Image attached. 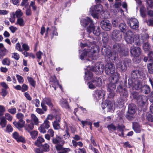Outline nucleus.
Wrapping results in <instances>:
<instances>
[{"label":"nucleus","mask_w":153,"mask_h":153,"mask_svg":"<svg viewBox=\"0 0 153 153\" xmlns=\"http://www.w3.org/2000/svg\"><path fill=\"white\" fill-rule=\"evenodd\" d=\"M127 24L130 28L134 30H137L139 26V23L137 19L129 18L127 19Z\"/></svg>","instance_id":"nucleus-7"},{"label":"nucleus","mask_w":153,"mask_h":153,"mask_svg":"<svg viewBox=\"0 0 153 153\" xmlns=\"http://www.w3.org/2000/svg\"><path fill=\"white\" fill-rule=\"evenodd\" d=\"M16 49L20 52H22V49L21 48V45L19 42L16 44Z\"/></svg>","instance_id":"nucleus-61"},{"label":"nucleus","mask_w":153,"mask_h":153,"mask_svg":"<svg viewBox=\"0 0 153 153\" xmlns=\"http://www.w3.org/2000/svg\"><path fill=\"white\" fill-rule=\"evenodd\" d=\"M147 120L151 122H153V114H148L146 117Z\"/></svg>","instance_id":"nucleus-52"},{"label":"nucleus","mask_w":153,"mask_h":153,"mask_svg":"<svg viewBox=\"0 0 153 153\" xmlns=\"http://www.w3.org/2000/svg\"><path fill=\"white\" fill-rule=\"evenodd\" d=\"M132 56L135 59H139V56L140 54L141 49L138 47H132L130 50Z\"/></svg>","instance_id":"nucleus-10"},{"label":"nucleus","mask_w":153,"mask_h":153,"mask_svg":"<svg viewBox=\"0 0 153 153\" xmlns=\"http://www.w3.org/2000/svg\"><path fill=\"white\" fill-rule=\"evenodd\" d=\"M34 125V124L32 122H30L29 124H26L24 126L25 129L28 132H29L31 131V130L33 129Z\"/></svg>","instance_id":"nucleus-24"},{"label":"nucleus","mask_w":153,"mask_h":153,"mask_svg":"<svg viewBox=\"0 0 153 153\" xmlns=\"http://www.w3.org/2000/svg\"><path fill=\"white\" fill-rule=\"evenodd\" d=\"M80 46L81 47H84L87 46L88 47H91V49L87 52L84 51L82 53L80 56V59H83L87 55L91 57V59L94 60L97 59L99 55L98 47L96 45L94 42H89L85 44H83L81 43Z\"/></svg>","instance_id":"nucleus-2"},{"label":"nucleus","mask_w":153,"mask_h":153,"mask_svg":"<svg viewBox=\"0 0 153 153\" xmlns=\"http://www.w3.org/2000/svg\"><path fill=\"white\" fill-rule=\"evenodd\" d=\"M136 111V107L135 105L133 103H131L128 106V112L130 115H133Z\"/></svg>","instance_id":"nucleus-18"},{"label":"nucleus","mask_w":153,"mask_h":153,"mask_svg":"<svg viewBox=\"0 0 153 153\" xmlns=\"http://www.w3.org/2000/svg\"><path fill=\"white\" fill-rule=\"evenodd\" d=\"M42 101L45 103L49 107L51 108L53 107V104L51 99L49 98H45L43 99Z\"/></svg>","instance_id":"nucleus-29"},{"label":"nucleus","mask_w":153,"mask_h":153,"mask_svg":"<svg viewBox=\"0 0 153 153\" xmlns=\"http://www.w3.org/2000/svg\"><path fill=\"white\" fill-rule=\"evenodd\" d=\"M16 77L17 80L19 83L21 84L24 81V79L22 76L19 75H17Z\"/></svg>","instance_id":"nucleus-57"},{"label":"nucleus","mask_w":153,"mask_h":153,"mask_svg":"<svg viewBox=\"0 0 153 153\" xmlns=\"http://www.w3.org/2000/svg\"><path fill=\"white\" fill-rule=\"evenodd\" d=\"M118 135L123 137H124V131H125L124 127L123 126H119L117 128Z\"/></svg>","instance_id":"nucleus-25"},{"label":"nucleus","mask_w":153,"mask_h":153,"mask_svg":"<svg viewBox=\"0 0 153 153\" xmlns=\"http://www.w3.org/2000/svg\"><path fill=\"white\" fill-rule=\"evenodd\" d=\"M115 104L110 101H107L105 103V108L108 111L113 112L114 110V106Z\"/></svg>","instance_id":"nucleus-15"},{"label":"nucleus","mask_w":153,"mask_h":153,"mask_svg":"<svg viewBox=\"0 0 153 153\" xmlns=\"http://www.w3.org/2000/svg\"><path fill=\"white\" fill-rule=\"evenodd\" d=\"M13 124L19 130L22 131V128L24 126L25 122L24 120H20L17 122H14Z\"/></svg>","instance_id":"nucleus-16"},{"label":"nucleus","mask_w":153,"mask_h":153,"mask_svg":"<svg viewBox=\"0 0 153 153\" xmlns=\"http://www.w3.org/2000/svg\"><path fill=\"white\" fill-rule=\"evenodd\" d=\"M28 82L32 86L34 87L36 85V82L35 81L32 77L28 76L27 78Z\"/></svg>","instance_id":"nucleus-41"},{"label":"nucleus","mask_w":153,"mask_h":153,"mask_svg":"<svg viewBox=\"0 0 153 153\" xmlns=\"http://www.w3.org/2000/svg\"><path fill=\"white\" fill-rule=\"evenodd\" d=\"M43 150L45 152H48L49 150V146L47 143H45L42 146Z\"/></svg>","instance_id":"nucleus-49"},{"label":"nucleus","mask_w":153,"mask_h":153,"mask_svg":"<svg viewBox=\"0 0 153 153\" xmlns=\"http://www.w3.org/2000/svg\"><path fill=\"white\" fill-rule=\"evenodd\" d=\"M142 91L144 93L146 94H148L150 92V88L147 85H144L142 88Z\"/></svg>","instance_id":"nucleus-31"},{"label":"nucleus","mask_w":153,"mask_h":153,"mask_svg":"<svg viewBox=\"0 0 153 153\" xmlns=\"http://www.w3.org/2000/svg\"><path fill=\"white\" fill-rule=\"evenodd\" d=\"M8 111L12 114H14L16 112V109L15 108H12L8 110Z\"/></svg>","instance_id":"nucleus-63"},{"label":"nucleus","mask_w":153,"mask_h":153,"mask_svg":"<svg viewBox=\"0 0 153 153\" xmlns=\"http://www.w3.org/2000/svg\"><path fill=\"white\" fill-rule=\"evenodd\" d=\"M31 121L33 123L34 125L38 126L39 123V119L37 116L33 114L30 115Z\"/></svg>","instance_id":"nucleus-20"},{"label":"nucleus","mask_w":153,"mask_h":153,"mask_svg":"<svg viewBox=\"0 0 153 153\" xmlns=\"http://www.w3.org/2000/svg\"><path fill=\"white\" fill-rule=\"evenodd\" d=\"M128 53L127 50H123V49L122 50L121 52L120 53V55L122 56H126L128 55Z\"/></svg>","instance_id":"nucleus-58"},{"label":"nucleus","mask_w":153,"mask_h":153,"mask_svg":"<svg viewBox=\"0 0 153 153\" xmlns=\"http://www.w3.org/2000/svg\"><path fill=\"white\" fill-rule=\"evenodd\" d=\"M117 67L123 71H125L127 68V65L125 62H121L116 63Z\"/></svg>","instance_id":"nucleus-19"},{"label":"nucleus","mask_w":153,"mask_h":153,"mask_svg":"<svg viewBox=\"0 0 153 153\" xmlns=\"http://www.w3.org/2000/svg\"><path fill=\"white\" fill-rule=\"evenodd\" d=\"M119 79V74L117 73H115L113 76H110L109 78L108 82L107 87L109 97H112L114 96L116 84Z\"/></svg>","instance_id":"nucleus-4"},{"label":"nucleus","mask_w":153,"mask_h":153,"mask_svg":"<svg viewBox=\"0 0 153 153\" xmlns=\"http://www.w3.org/2000/svg\"><path fill=\"white\" fill-rule=\"evenodd\" d=\"M12 57L15 59L18 60L20 58V56L19 54L16 53H12Z\"/></svg>","instance_id":"nucleus-59"},{"label":"nucleus","mask_w":153,"mask_h":153,"mask_svg":"<svg viewBox=\"0 0 153 153\" xmlns=\"http://www.w3.org/2000/svg\"><path fill=\"white\" fill-rule=\"evenodd\" d=\"M7 121L6 120L4 117H2L1 119L0 124L2 128L5 127L6 125Z\"/></svg>","instance_id":"nucleus-48"},{"label":"nucleus","mask_w":153,"mask_h":153,"mask_svg":"<svg viewBox=\"0 0 153 153\" xmlns=\"http://www.w3.org/2000/svg\"><path fill=\"white\" fill-rule=\"evenodd\" d=\"M100 25L102 28L106 31H109L112 28V25L110 22L107 19L102 20Z\"/></svg>","instance_id":"nucleus-9"},{"label":"nucleus","mask_w":153,"mask_h":153,"mask_svg":"<svg viewBox=\"0 0 153 153\" xmlns=\"http://www.w3.org/2000/svg\"><path fill=\"white\" fill-rule=\"evenodd\" d=\"M13 137L18 142H24L25 141L24 138L21 136H20L18 133L16 132H15L13 134Z\"/></svg>","instance_id":"nucleus-23"},{"label":"nucleus","mask_w":153,"mask_h":153,"mask_svg":"<svg viewBox=\"0 0 153 153\" xmlns=\"http://www.w3.org/2000/svg\"><path fill=\"white\" fill-rule=\"evenodd\" d=\"M105 94V91L103 90H96L94 91V95L96 99L99 100L103 98Z\"/></svg>","instance_id":"nucleus-13"},{"label":"nucleus","mask_w":153,"mask_h":153,"mask_svg":"<svg viewBox=\"0 0 153 153\" xmlns=\"http://www.w3.org/2000/svg\"><path fill=\"white\" fill-rule=\"evenodd\" d=\"M16 117L19 120H23L24 116L22 113H18L16 114Z\"/></svg>","instance_id":"nucleus-51"},{"label":"nucleus","mask_w":153,"mask_h":153,"mask_svg":"<svg viewBox=\"0 0 153 153\" xmlns=\"http://www.w3.org/2000/svg\"><path fill=\"white\" fill-rule=\"evenodd\" d=\"M146 2L149 7L152 8L153 7V0H147Z\"/></svg>","instance_id":"nucleus-64"},{"label":"nucleus","mask_w":153,"mask_h":153,"mask_svg":"<svg viewBox=\"0 0 153 153\" xmlns=\"http://www.w3.org/2000/svg\"><path fill=\"white\" fill-rule=\"evenodd\" d=\"M22 50H23L25 51H28L30 50V48L29 46L26 43L23 44L22 45Z\"/></svg>","instance_id":"nucleus-54"},{"label":"nucleus","mask_w":153,"mask_h":153,"mask_svg":"<svg viewBox=\"0 0 153 153\" xmlns=\"http://www.w3.org/2000/svg\"><path fill=\"white\" fill-rule=\"evenodd\" d=\"M142 74V72L138 70L133 71L131 74L132 78L135 79L137 78L138 76Z\"/></svg>","instance_id":"nucleus-22"},{"label":"nucleus","mask_w":153,"mask_h":153,"mask_svg":"<svg viewBox=\"0 0 153 153\" xmlns=\"http://www.w3.org/2000/svg\"><path fill=\"white\" fill-rule=\"evenodd\" d=\"M26 105L25 103H23L19 106V108L18 109L19 111H22L23 113H25L26 111Z\"/></svg>","instance_id":"nucleus-42"},{"label":"nucleus","mask_w":153,"mask_h":153,"mask_svg":"<svg viewBox=\"0 0 153 153\" xmlns=\"http://www.w3.org/2000/svg\"><path fill=\"white\" fill-rule=\"evenodd\" d=\"M113 48L114 50L113 53L111 52L109 49L105 48L104 50L105 53H103V50H102V52L107 61L111 62L115 60L118 56V53H120L122 49L121 45L118 43L114 44Z\"/></svg>","instance_id":"nucleus-3"},{"label":"nucleus","mask_w":153,"mask_h":153,"mask_svg":"<svg viewBox=\"0 0 153 153\" xmlns=\"http://www.w3.org/2000/svg\"><path fill=\"white\" fill-rule=\"evenodd\" d=\"M117 91L119 92L121 95L125 96V97L128 96L127 91L125 88L123 89L122 85L120 84L117 86Z\"/></svg>","instance_id":"nucleus-17"},{"label":"nucleus","mask_w":153,"mask_h":153,"mask_svg":"<svg viewBox=\"0 0 153 153\" xmlns=\"http://www.w3.org/2000/svg\"><path fill=\"white\" fill-rule=\"evenodd\" d=\"M15 24L19 25L21 27H23L25 25V20L22 17L19 18L17 19Z\"/></svg>","instance_id":"nucleus-30"},{"label":"nucleus","mask_w":153,"mask_h":153,"mask_svg":"<svg viewBox=\"0 0 153 153\" xmlns=\"http://www.w3.org/2000/svg\"><path fill=\"white\" fill-rule=\"evenodd\" d=\"M0 53L2 56H4L7 54L8 53V51L5 48H4L0 50Z\"/></svg>","instance_id":"nucleus-47"},{"label":"nucleus","mask_w":153,"mask_h":153,"mask_svg":"<svg viewBox=\"0 0 153 153\" xmlns=\"http://www.w3.org/2000/svg\"><path fill=\"white\" fill-rule=\"evenodd\" d=\"M119 27L121 31L123 33L127 30L126 25L124 22L120 23L119 25Z\"/></svg>","instance_id":"nucleus-33"},{"label":"nucleus","mask_w":153,"mask_h":153,"mask_svg":"<svg viewBox=\"0 0 153 153\" xmlns=\"http://www.w3.org/2000/svg\"><path fill=\"white\" fill-rule=\"evenodd\" d=\"M93 76V74L92 73L87 71L85 74V79L87 80H90L91 79Z\"/></svg>","instance_id":"nucleus-37"},{"label":"nucleus","mask_w":153,"mask_h":153,"mask_svg":"<svg viewBox=\"0 0 153 153\" xmlns=\"http://www.w3.org/2000/svg\"><path fill=\"white\" fill-rule=\"evenodd\" d=\"M60 104L61 106L66 108H69V105L67 101L64 99L61 100L60 101Z\"/></svg>","instance_id":"nucleus-32"},{"label":"nucleus","mask_w":153,"mask_h":153,"mask_svg":"<svg viewBox=\"0 0 153 153\" xmlns=\"http://www.w3.org/2000/svg\"><path fill=\"white\" fill-rule=\"evenodd\" d=\"M119 20L117 19H114L112 21V24L113 26L114 27H116L117 26L118 23L119 22Z\"/></svg>","instance_id":"nucleus-60"},{"label":"nucleus","mask_w":153,"mask_h":153,"mask_svg":"<svg viewBox=\"0 0 153 153\" xmlns=\"http://www.w3.org/2000/svg\"><path fill=\"white\" fill-rule=\"evenodd\" d=\"M51 140L52 143L54 144H56L59 143L63 145L65 143V141L63 139H62V137L57 135L55 137H53L51 139Z\"/></svg>","instance_id":"nucleus-14"},{"label":"nucleus","mask_w":153,"mask_h":153,"mask_svg":"<svg viewBox=\"0 0 153 153\" xmlns=\"http://www.w3.org/2000/svg\"><path fill=\"white\" fill-rule=\"evenodd\" d=\"M104 66L102 63H96L95 67V70L97 71L99 73H101L103 71Z\"/></svg>","instance_id":"nucleus-21"},{"label":"nucleus","mask_w":153,"mask_h":153,"mask_svg":"<svg viewBox=\"0 0 153 153\" xmlns=\"http://www.w3.org/2000/svg\"><path fill=\"white\" fill-rule=\"evenodd\" d=\"M115 67L114 64L111 63H109L105 66V72L108 75H112L113 76L115 73Z\"/></svg>","instance_id":"nucleus-8"},{"label":"nucleus","mask_w":153,"mask_h":153,"mask_svg":"<svg viewBox=\"0 0 153 153\" xmlns=\"http://www.w3.org/2000/svg\"><path fill=\"white\" fill-rule=\"evenodd\" d=\"M92 82L95 85L98 87H100L102 85V79L99 77H95L92 81Z\"/></svg>","instance_id":"nucleus-26"},{"label":"nucleus","mask_w":153,"mask_h":153,"mask_svg":"<svg viewBox=\"0 0 153 153\" xmlns=\"http://www.w3.org/2000/svg\"><path fill=\"white\" fill-rule=\"evenodd\" d=\"M140 36L141 40L138 34L135 35L131 31L129 30L126 32L124 37L125 40L127 43L131 44L135 42L136 45H140L141 44L149 38L148 35L146 34H141Z\"/></svg>","instance_id":"nucleus-1"},{"label":"nucleus","mask_w":153,"mask_h":153,"mask_svg":"<svg viewBox=\"0 0 153 153\" xmlns=\"http://www.w3.org/2000/svg\"><path fill=\"white\" fill-rule=\"evenodd\" d=\"M2 63L4 65L9 66L10 64V60L8 58H5L2 60Z\"/></svg>","instance_id":"nucleus-44"},{"label":"nucleus","mask_w":153,"mask_h":153,"mask_svg":"<svg viewBox=\"0 0 153 153\" xmlns=\"http://www.w3.org/2000/svg\"><path fill=\"white\" fill-rule=\"evenodd\" d=\"M112 38L114 41H120L122 38L121 35L119 30H115L112 33Z\"/></svg>","instance_id":"nucleus-12"},{"label":"nucleus","mask_w":153,"mask_h":153,"mask_svg":"<svg viewBox=\"0 0 153 153\" xmlns=\"http://www.w3.org/2000/svg\"><path fill=\"white\" fill-rule=\"evenodd\" d=\"M143 49L145 51H149L151 48V46L148 42L144 43L143 45Z\"/></svg>","instance_id":"nucleus-35"},{"label":"nucleus","mask_w":153,"mask_h":153,"mask_svg":"<svg viewBox=\"0 0 153 153\" xmlns=\"http://www.w3.org/2000/svg\"><path fill=\"white\" fill-rule=\"evenodd\" d=\"M102 6L101 4H98L91 7L90 10V12L91 15L94 17L97 16V14L102 11Z\"/></svg>","instance_id":"nucleus-6"},{"label":"nucleus","mask_w":153,"mask_h":153,"mask_svg":"<svg viewBox=\"0 0 153 153\" xmlns=\"http://www.w3.org/2000/svg\"><path fill=\"white\" fill-rule=\"evenodd\" d=\"M142 86V84L141 82L139 81H136L134 85V88L136 90H138L140 89Z\"/></svg>","instance_id":"nucleus-43"},{"label":"nucleus","mask_w":153,"mask_h":153,"mask_svg":"<svg viewBox=\"0 0 153 153\" xmlns=\"http://www.w3.org/2000/svg\"><path fill=\"white\" fill-rule=\"evenodd\" d=\"M107 128L109 131L111 130H115L117 129V127L112 124L108 125L107 126Z\"/></svg>","instance_id":"nucleus-55"},{"label":"nucleus","mask_w":153,"mask_h":153,"mask_svg":"<svg viewBox=\"0 0 153 153\" xmlns=\"http://www.w3.org/2000/svg\"><path fill=\"white\" fill-rule=\"evenodd\" d=\"M133 128L134 131L137 133H140L141 129L140 126L137 123H133Z\"/></svg>","instance_id":"nucleus-27"},{"label":"nucleus","mask_w":153,"mask_h":153,"mask_svg":"<svg viewBox=\"0 0 153 153\" xmlns=\"http://www.w3.org/2000/svg\"><path fill=\"white\" fill-rule=\"evenodd\" d=\"M44 141L45 140L43 138L39 137L35 142V145L38 146H39L42 143L44 142Z\"/></svg>","instance_id":"nucleus-38"},{"label":"nucleus","mask_w":153,"mask_h":153,"mask_svg":"<svg viewBox=\"0 0 153 153\" xmlns=\"http://www.w3.org/2000/svg\"><path fill=\"white\" fill-rule=\"evenodd\" d=\"M81 25L86 27L87 31L89 33L92 32L94 29V25L93 21L89 17H87L81 20Z\"/></svg>","instance_id":"nucleus-5"},{"label":"nucleus","mask_w":153,"mask_h":153,"mask_svg":"<svg viewBox=\"0 0 153 153\" xmlns=\"http://www.w3.org/2000/svg\"><path fill=\"white\" fill-rule=\"evenodd\" d=\"M148 68L149 72L151 74L153 73V60L150 61L147 65Z\"/></svg>","instance_id":"nucleus-39"},{"label":"nucleus","mask_w":153,"mask_h":153,"mask_svg":"<svg viewBox=\"0 0 153 153\" xmlns=\"http://www.w3.org/2000/svg\"><path fill=\"white\" fill-rule=\"evenodd\" d=\"M93 33L97 36H98L100 34V30L99 27H98L97 29H95L94 26V29L92 30Z\"/></svg>","instance_id":"nucleus-46"},{"label":"nucleus","mask_w":153,"mask_h":153,"mask_svg":"<svg viewBox=\"0 0 153 153\" xmlns=\"http://www.w3.org/2000/svg\"><path fill=\"white\" fill-rule=\"evenodd\" d=\"M133 97L136 99L138 102L142 105L144 104L148 100L146 96L144 95H139L137 93H134L133 94Z\"/></svg>","instance_id":"nucleus-11"},{"label":"nucleus","mask_w":153,"mask_h":153,"mask_svg":"<svg viewBox=\"0 0 153 153\" xmlns=\"http://www.w3.org/2000/svg\"><path fill=\"white\" fill-rule=\"evenodd\" d=\"M42 125L45 127L46 129H48L50 127V122L48 120L45 119L44 123Z\"/></svg>","instance_id":"nucleus-50"},{"label":"nucleus","mask_w":153,"mask_h":153,"mask_svg":"<svg viewBox=\"0 0 153 153\" xmlns=\"http://www.w3.org/2000/svg\"><path fill=\"white\" fill-rule=\"evenodd\" d=\"M6 109L4 106L0 105V116L3 115Z\"/></svg>","instance_id":"nucleus-53"},{"label":"nucleus","mask_w":153,"mask_h":153,"mask_svg":"<svg viewBox=\"0 0 153 153\" xmlns=\"http://www.w3.org/2000/svg\"><path fill=\"white\" fill-rule=\"evenodd\" d=\"M53 126L54 129L55 130H58L60 128L59 122H57L56 120L54 121L53 123Z\"/></svg>","instance_id":"nucleus-45"},{"label":"nucleus","mask_w":153,"mask_h":153,"mask_svg":"<svg viewBox=\"0 0 153 153\" xmlns=\"http://www.w3.org/2000/svg\"><path fill=\"white\" fill-rule=\"evenodd\" d=\"M33 140L35 139L38 136V132L36 131H33L29 132Z\"/></svg>","instance_id":"nucleus-40"},{"label":"nucleus","mask_w":153,"mask_h":153,"mask_svg":"<svg viewBox=\"0 0 153 153\" xmlns=\"http://www.w3.org/2000/svg\"><path fill=\"white\" fill-rule=\"evenodd\" d=\"M65 134H64L62 137V139L64 140H67L70 137V134L69 133V129L67 126H66L65 130Z\"/></svg>","instance_id":"nucleus-28"},{"label":"nucleus","mask_w":153,"mask_h":153,"mask_svg":"<svg viewBox=\"0 0 153 153\" xmlns=\"http://www.w3.org/2000/svg\"><path fill=\"white\" fill-rule=\"evenodd\" d=\"M12 13H14L15 16H16L17 18L22 17H21L23 15V13L19 9H18L15 12H13Z\"/></svg>","instance_id":"nucleus-36"},{"label":"nucleus","mask_w":153,"mask_h":153,"mask_svg":"<svg viewBox=\"0 0 153 153\" xmlns=\"http://www.w3.org/2000/svg\"><path fill=\"white\" fill-rule=\"evenodd\" d=\"M53 86L52 87L54 88L55 90H56V88L58 87H59L61 89L62 88L61 86L59 84V82L55 78H54L53 80Z\"/></svg>","instance_id":"nucleus-34"},{"label":"nucleus","mask_w":153,"mask_h":153,"mask_svg":"<svg viewBox=\"0 0 153 153\" xmlns=\"http://www.w3.org/2000/svg\"><path fill=\"white\" fill-rule=\"evenodd\" d=\"M63 145L61 144H57L55 146L56 149L57 150H60L62 149V146Z\"/></svg>","instance_id":"nucleus-62"},{"label":"nucleus","mask_w":153,"mask_h":153,"mask_svg":"<svg viewBox=\"0 0 153 153\" xmlns=\"http://www.w3.org/2000/svg\"><path fill=\"white\" fill-rule=\"evenodd\" d=\"M45 128H46L45 127H44L43 126L41 125L39 128V130L41 133L44 134L46 132V130L45 129Z\"/></svg>","instance_id":"nucleus-56"}]
</instances>
